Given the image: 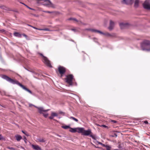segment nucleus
I'll use <instances>...</instances> for the list:
<instances>
[{"label":"nucleus","mask_w":150,"mask_h":150,"mask_svg":"<svg viewBox=\"0 0 150 150\" xmlns=\"http://www.w3.org/2000/svg\"><path fill=\"white\" fill-rule=\"evenodd\" d=\"M97 143H98V144L101 145L102 146H103L105 147V145L104 144H103V143H101L100 142H98Z\"/></svg>","instance_id":"obj_28"},{"label":"nucleus","mask_w":150,"mask_h":150,"mask_svg":"<svg viewBox=\"0 0 150 150\" xmlns=\"http://www.w3.org/2000/svg\"><path fill=\"white\" fill-rule=\"evenodd\" d=\"M77 132L78 133H81L82 134L83 133L84 129L83 128H77Z\"/></svg>","instance_id":"obj_17"},{"label":"nucleus","mask_w":150,"mask_h":150,"mask_svg":"<svg viewBox=\"0 0 150 150\" xmlns=\"http://www.w3.org/2000/svg\"><path fill=\"white\" fill-rule=\"evenodd\" d=\"M3 137L2 135L1 134H0V140L3 139Z\"/></svg>","instance_id":"obj_37"},{"label":"nucleus","mask_w":150,"mask_h":150,"mask_svg":"<svg viewBox=\"0 0 150 150\" xmlns=\"http://www.w3.org/2000/svg\"><path fill=\"white\" fill-rule=\"evenodd\" d=\"M70 129L69 131L71 132H75L77 131V128H73L70 127Z\"/></svg>","instance_id":"obj_20"},{"label":"nucleus","mask_w":150,"mask_h":150,"mask_svg":"<svg viewBox=\"0 0 150 150\" xmlns=\"http://www.w3.org/2000/svg\"><path fill=\"white\" fill-rule=\"evenodd\" d=\"M100 32L102 33H99L100 34L105 35H106L107 36H110V34L108 33H104L100 31Z\"/></svg>","instance_id":"obj_21"},{"label":"nucleus","mask_w":150,"mask_h":150,"mask_svg":"<svg viewBox=\"0 0 150 150\" xmlns=\"http://www.w3.org/2000/svg\"><path fill=\"white\" fill-rule=\"evenodd\" d=\"M62 127L65 129H67L69 128H70L69 126L67 125L62 126Z\"/></svg>","instance_id":"obj_24"},{"label":"nucleus","mask_w":150,"mask_h":150,"mask_svg":"<svg viewBox=\"0 0 150 150\" xmlns=\"http://www.w3.org/2000/svg\"><path fill=\"white\" fill-rule=\"evenodd\" d=\"M139 0H135L134 2V7L135 8H137L139 6Z\"/></svg>","instance_id":"obj_15"},{"label":"nucleus","mask_w":150,"mask_h":150,"mask_svg":"<svg viewBox=\"0 0 150 150\" xmlns=\"http://www.w3.org/2000/svg\"><path fill=\"white\" fill-rule=\"evenodd\" d=\"M85 30H88L91 31L92 32H94L95 33H101L100 30H96L95 29H91V28H86L85 29Z\"/></svg>","instance_id":"obj_11"},{"label":"nucleus","mask_w":150,"mask_h":150,"mask_svg":"<svg viewBox=\"0 0 150 150\" xmlns=\"http://www.w3.org/2000/svg\"><path fill=\"white\" fill-rule=\"evenodd\" d=\"M71 30L75 32L76 31V30L75 29H71Z\"/></svg>","instance_id":"obj_43"},{"label":"nucleus","mask_w":150,"mask_h":150,"mask_svg":"<svg viewBox=\"0 0 150 150\" xmlns=\"http://www.w3.org/2000/svg\"><path fill=\"white\" fill-rule=\"evenodd\" d=\"M23 35L24 36V37H27V36L25 34H23Z\"/></svg>","instance_id":"obj_44"},{"label":"nucleus","mask_w":150,"mask_h":150,"mask_svg":"<svg viewBox=\"0 0 150 150\" xmlns=\"http://www.w3.org/2000/svg\"><path fill=\"white\" fill-rule=\"evenodd\" d=\"M42 30H48V29L47 28H46L45 29H42Z\"/></svg>","instance_id":"obj_46"},{"label":"nucleus","mask_w":150,"mask_h":150,"mask_svg":"<svg viewBox=\"0 0 150 150\" xmlns=\"http://www.w3.org/2000/svg\"><path fill=\"white\" fill-rule=\"evenodd\" d=\"M114 26V23L111 20L110 21V26L108 28L110 30H112Z\"/></svg>","instance_id":"obj_13"},{"label":"nucleus","mask_w":150,"mask_h":150,"mask_svg":"<svg viewBox=\"0 0 150 150\" xmlns=\"http://www.w3.org/2000/svg\"><path fill=\"white\" fill-rule=\"evenodd\" d=\"M100 126L101 127H104L106 128H108V127L105 125H100Z\"/></svg>","instance_id":"obj_31"},{"label":"nucleus","mask_w":150,"mask_h":150,"mask_svg":"<svg viewBox=\"0 0 150 150\" xmlns=\"http://www.w3.org/2000/svg\"><path fill=\"white\" fill-rule=\"evenodd\" d=\"M15 137L16 140L18 141H20V140L22 139V137L21 135L18 134L16 135L15 136Z\"/></svg>","instance_id":"obj_16"},{"label":"nucleus","mask_w":150,"mask_h":150,"mask_svg":"<svg viewBox=\"0 0 150 150\" xmlns=\"http://www.w3.org/2000/svg\"><path fill=\"white\" fill-rule=\"evenodd\" d=\"M129 25V24L128 23H122L120 24V25L121 27L122 28V27L124 28H127V26Z\"/></svg>","instance_id":"obj_18"},{"label":"nucleus","mask_w":150,"mask_h":150,"mask_svg":"<svg viewBox=\"0 0 150 150\" xmlns=\"http://www.w3.org/2000/svg\"><path fill=\"white\" fill-rule=\"evenodd\" d=\"M14 35L16 37H18L20 38L21 37V35L19 33L15 32L14 33Z\"/></svg>","instance_id":"obj_19"},{"label":"nucleus","mask_w":150,"mask_h":150,"mask_svg":"<svg viewBox=\"0 0 150 150\" xmlns=\"http://www.w3.org/2000/svg\"><path fill=\"white\" fill-rule=\"evenodd\" d=\"M39 112L40 114H43V112H47L50 110V109L44 110V108L42 107H40L38 108Z\"/></svg>","instance_id":"obj_10"},{"label":"nucleus","mask_w":150,"mask_h":150,"mask_svg":"<svg viewBox=\"0 0 150 150\" xmlns=\"http://www.w3.org/2000/svg\"><path fill=\"white\" fill-rule=\"evenodd\" d=\"M28 25L29 26H30L31 27H32V26H31V25Z\"/></svg>","instance_id":"obj_49"},{"label":"nucleus","mask_w":150,"mask_h":150,"mask_svg":"<svg viewBox=\"0 0 150 150\" xmlns=\"http://www.w3.org/2000/svg\"><path fill=\"white\" fill-rule=\"evenodd\" d=\"M58 71L62 77L66 72V69L63 67L59 66L58 67Z\"/></svg>","instance_id":"obj_5"},{"label":"nucleus","mask_w":150,"mask_h":150,"mask_svg":"<svg viewBox=\"0 0 150 150\" xmlns=\"http://www.w3.org/2000/svg\"><path fill=\"white\" fill-rule=\"evenodd\" d=\"M39 54L43 58V62L47 66L50 67H52L51 64L50 63V61L48 59V58L44 56L42 54L40 53Z\"/></svg>","instance_id":"obj_4"},{"label":"nucleus","mask_w":150,"mask_h":150,"mask_svg":"<svg viewBox=\"0 0 150 150\" xmlns=\"http://www.w3.org/2000/svg\"><path fill=\"white\" fill-rule=\"evenodd\" d=\"M43 1V5L49 7H52L53 5L50 1L49 0H41Z\"/></svg>","instance_id":"obj_8"},{"label":"nucleus","mask_w":150,"mask_h":150,"mask_svg":"<svg viewBox=\"0 0 150 150\" xmlns=\"http://www.w3.org/2000/svg\"><path fill=\"white\" fill-rule=\"evenodd\" d=\"M32 148L34 149L35 150H42L41 148L37 145H34L32 144Z\"/></svg>","instance_id":"obj_12"},{"label":"nucleus","mask_w":150,"mask_h":150,"mask_svg":"<svg viewBox=\"0 0 150 150\" xmlns=\"http://www.w3.org/2000/svg\"><path fill=\"white\" fill-rule=\"evenodd\" d=\"M1 77L3 79H5L7 81L11 83H12L13 84H17L18 85V86L21 87L23 89L28 91L31 94H32V92L31 91L23 85L21 84L18 81L16 80H14L13 79H11L10 78L6 75H2Z\"/></svg>","instance_id":"obj_1"},{"label":"nucleus","mask_w":150,"mask_h":150,"mask_svg":"<svg viewBox=\"0 0 150 150\" xmlns=\"http://www.w3.org/2000/svg\"><path fill=\"white\" fill-rule=\"evenodd\" d=\"M23 140L25 142V143L26 144L27 143V142H26L27 140V139L26 138V137L25 136L23 137Z\"/></svg>","instance_id":"obj_30"},{"label":"nucleus","mask_w":150,"mask_h":150,"mask_svg":"<svg viewBox=\"0 0 150 150\" xmlns=\"http://www.w3.org/2000/svg\"><path fill=\"white\" fill-rule=\"evenodd\" d=\"M22 132L26 136H29L27 132L24 131L23 130H22Z\"/></svg>","instance_id":"obj_27"},{"label":"nucleus","mask_w":150,"mask_h":150,"mask_svg":"<svg viewBox=\"0 0 150 150\" xmlns=\"http://www.w3.org/2000/svg\"><path fill=\"white\" fill-rule=\"evenodd\" d=\"M23 4H24L26 7H27L28 8H29V9H31V10H34V9H33V8H30V7H28V6H27V5L25 4H23V3H22Z\"/></svg>","instance_id":"obj_32"},{"label":"nucleus","mask_w":150,"mask_h":150,"mask_svg":"<svg viewBox=\"0 0 150 150\" xmlns=\"http://www.w3.org/2000/svg\"><path fill=\"white\" fill-rule=\"evenodd\" d=\"M95 147L96 148H99V147H98V146H95Z\"/></svg>","instance_id":"obj_50"},{"label":"nucleus","mask_w":150,"mask_h":150,"mask_svg":"<svg viewBox=\"0 0 150 150\" xmlns=\"http://www.w3.org/2000/svg\"><path fill=\"white\" fill-rule=\"evenodd\" d=\"M59 113L60 114H62L63 115H64V113L61 111H60L59 112Z\"/></svg>","instance_id":"obj_36"},{"label":"nucleus","mask_w":150,"mask_h":150,"mask_svg":"<svg viewBox=\"0 0 150 150\" xmlns=\"http://www.w3.org/2000/svg\"><path fill=\"white\" fill-rule=\"evenodd\" d=\"M43 116H44V117H47L48 116V113H46V114H44V113H43L42 114Z\"/></svg>","instance_id":"obj_29"},{"label":"nucleus","mask_w":150,"mask_h":150,"mask_svg":"<svg viewBox=\"0 0 150 150\" xmlns=\"http://www.w3.org/2000/svg\"><path fill=\"white\" fill-rule=\"evenodd\" d=\"M33 106H34L36 108H37L38 109V108H40V107H37V106H35L34 105H33Z\"/></svg>","instance_id":"obj_45"},{"label":"nucleus","mask_w":150,"mask_h":150,"mask_svg":"<svg viewBox=\"0 0 150 150\" xmlns=\"http://www.w3.org/2000/svg\"><path fill=\"white\" fill-rule=\"evenodd\" d=\"M105 147H106L107 150H110L111 147L110 146L107 145H105Z\"/></svg>","instance_id":"obj_26"},{"label":"nucleus","mask_w":150,"mask_h":150,"mask_svg":"<svg viewBox=\"0 0 150 150\" xmlns=\"http://www.w3.org/2000/svg\"><path fill=\"white\" fill-rule=\"evenodd\" d=\"M44 12L45 13H52V12L49 11H44Z\"/></svg>","instance_id":"obj_42"},{"label":"nucleus","mask_w":150,"mask_h":150,"mask_svg":"<svg viewBox=\"0 0 150 150\" xmlns=\"http://www.w3.org/2000/svg\"><path fill=\"white\" fill-rule=\"evenodd\" d=\"M96 125L97 126H100V125H99L98 124H96Z\"/></svg>","instance_id":"obj_48"},{"label":"nucleus","mask_w":150,"mask_h":150,"mask_svg":"<svg viewBox=\"0 0 150 150\" xmlns=\"http://www.w3.org/2000/svg\"><path fill=\"white\" fill-rule=\"evenodd\" d=\"M32 28H34V29H37V30H42V29H38L35 27H33L32 26Z\"/></svg>","instance_id":"obj_39"},{"label":"nucleus","mask_w":150,"mask_h":150,"mask_svg":"<svg viewBox=\"0 0 150 150\" xmlns=\"http://www.w3.org/2000/svg\"><path fill=\"white\" fill-rule=\"evenodd\" d=\"M66 81L70 85H73L72 81L74 80V76L72 74H69L66 76Z\"/></svg>","instance_id":"obj_3"},{"label":"nucleus","mask_w":150,"mask_h":150,"mask_svg":"<svg viewBox=\"0 0 150 150\" xmlns=\"http://www.w3.org/2000/svg\"><path fill=\"white\" fill-rule=\"evenodd\" d=\"M7 148L11 150H15V149L13 147H8Z\"/></svg>","instance_id":"obj_33"},{"label":"nucleus","mask_w":150,"mask_h":150,"mask_svg":"<svg viewBox=\"0 0 150 150\" xmlns=\"http://www.w3.org/2000/svg\"><path fill=\"white\" fill-rule=\"evenodd\" d=\"M32 28H34V29H37V30H42V29H38L35 27H33L32 26Z\"/></svg>","instance_id":"obj_38"},{"label":"nucleus","mask_w":150,"mask_h":150,"mask_svg":"<svg viewBox=\"0 0 150 150\" xmlns=\"http://www.w3.org/2000/svg\"><path fill=\"white\" fill-rule=\"evenodd\" d=\"M141 47L143 50L150 51V41L148 40H144L141 43Z\"/></svg>","instance_id":"obj_2"},{"label":"nucleus","mask_w":150,"mask_h":150,"mask_svg":"<svg viewBox=\"0 0 150 150\" xmlns=\"http://www.w3.org/2000/svg\"><path fill=\"white\" fill-rule=\"evenodd\" d=\"M143 6L145 9L150 10V0H146L143 4Z\"/></svg>","instance_id":"obj_6"},{"label":"nucleus","mask_w":150,"mask_h":150,"mask_svg":"<svg viewBox=\"0 0 150 150\" xmlns=\"http://www.w3.org/2000/svg\"><path fill=\"white\" fill-rule=\"evenodd\" d=\"M68 20H72L75 21H76V22H77L78 21L75 18H69Z\"/></svg>","instance_id":"obj_25"},{"label":"nucleus","mask_w":150,"mask_h":150,"mask_svg":"<svg viewBox=\"0 0 150 150\" xmlns=\"http://www.w3.org/2000/svg\"><path fill=\"white\" fill-rule=\"evenodd\" d=\"M38 140L40 142H45V140H44L43 139H38Z\"/></svg>","instance_id":"obj_23"},{"label":"nucleus","mask_w":150,"mask_h":150,"mask_svg":"<svg viewBox=\"0 0 150 150\" xmlns=\"http://www.w3.org/2000/svg\"><path fill=\"white\" fill-rule=\"evenodd\" d=\"M92 133V132L90 129H88L87 130L84 129L82 135L85 136H88L90 135V136L91 137H92L93 139H94V137L91 134Z\"/></svg>","instance_id":"obj_7"},{"label":"nucleus","mask_w":150,"mask_h":150,"mask_svg":"<svg viewBox=\"0 0 150 150\" xmlns=\"http://www.w3.org/2000/svg\"><path fill=\"white\" fill-rule=\"evenodd\" d=\"M69 118L70 119H72L75 121L76 122H78V120L77 119L75 118V117H69Z\"/></svg>","instance_id":"obj_22"},{"label":"nucleus","mask_w":150,"mask_h":150,"mask_svg":"<svg viewBox=\"0 0 150 150\" xmlns=\"http://www.w3.org/2000/svg\"><path fill=\"white\" fill-rule=\"evenodd\" d=\"M33 15L34 16H36V15L35 14H33Z\"/></svg>","instance_id":"obj_51"},{"label":"nucleus","mask_w":150,"mask_h":150,"mask_svg":"<svg viewBox=\"0 0 150 150\" xmlns=\"http://www.w3.org/2000/svg\"><path fill=\"white\" fill-rule=\"evenodd\" d=\"M134 0H122L121 2L122 4L126 5H132L133 3Z\"/></svg>","instance_id":"obj_9"},{"label":"nucleus","mask_w":150,"mask_h":150,"mask_svg":"<svg viewBox=\"0 0 150 150\" xmlns=\"http://www.w3.org/2000/svg\"><path fill=\"white\" fill-rule=\"evenodd\" d=\"M111 122L114 123H116L117 122L116 121H115V120H111Z\"/></svg>","instance_id":"obj_34"},{"label":"nucleus","mask_w":150,"mask_h":150,"mask_svg":"<svg viewBox=\"0 0 150 150\" xmlns=\"http://www.w3.org/2000/svg\"><path fill=\"white\" fill-rule=\"evenodd\" d=\"M56 135H57V136H59V137H61V136L59 135H58V134H56Z\"/></svg>","instance_id":"obj_47"},{"label":"nucleus","mask_w":150,"mask_h":150,"mask_svg":"<svg viewBox=\"0 0 150 150\" xmlns=\"http://www.w3.org/2000/svg\"><path fill=\"white\" fill-rule=\"evenodd\" d=\"M144 122L146 124H147L148 123V121L146 120L144 121Z\"/></svg>","instance_id":"obj_41"},{"label":"nucleus","mask_w":150,"mask_h":150,"mask_svg":"<svg viewBox=\"0 0 150 150\" xmlns=\"http://www.w3.org/2000/svg\"><path fill=\"white\" fill-rule=\"evenodd\" d=\"M5 31V30L4 29H2L1 30H0V32H4Z\"/></svg>","instance_id":"obj_40"},{"label":"nucleus","mask_w":150,"mask_h":150,"mask_svg":"<svg viewBox=\"0 0 150 150\" xmlns=\"http://www.w3.org/2000/svg\"><path fill=\"white\" fill-rule=\"evenodd\" d=\"M58 115V114L57 113L52 112L51 113V116L49 117V118L50 119H53L54 117H57Z\"/></svg>","instance_id":"obj_14"},{"label":"nucleus","mask_w":150,"mask_h":150,"mask_svg":"<svg viewBox=\"0 0 150 150\" xmlns=\"http://www.w3.org/2000/svg\"><path fill=\"white\" fill-rule=\"evenodd\" d=\"M31 105H33V106L34 105H32V104H31Z\"/></svg>","instance_id":"obj_52"},{"label":"nucleus","mask_w":150,"mask_h":150,"mask_svg":"<svg viewBox=\"0 0 150 150\" xmlns=\"http://www.w3.org/2000/svg\"><path fill=\"white\" fill-rule=\"evenodd\" d=\"M117 134L114 133V135H112V137H117Z\"/></svg>","instance_id":"obj_35"}]
</instances>
